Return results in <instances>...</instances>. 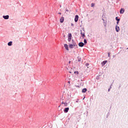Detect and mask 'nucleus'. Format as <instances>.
I'll return each instance as SVG.
<instances>
[{"label":"nucleus","mask_w":128,"mask_h":128,"mask_svg":"<svg viewBox=\"0 0 128 128\" xmlns=\"http://www.w3.org/2000/svg\"><path fill=\"white\" fill-rule=\"evenodd\" d=\"M74 46H78L76 45V42H74L73 44H69V48H74Z\"/></svg>","instance_id":"f257e3e1"},{"label":"nucleus","mask_w":128,"mask_h":128,"mask_svg":"<svg viewBox=\"0 0 128 128\" xmlns=\"http://www.w3.org/2000/svg\"><path fill=\"white\" fill-rule=\"evenodd\" d=\"M70 40H72V34H68V42H70Z\"/></svg>","instance_id":"f03ea898"},{"label":"nucleus","mask_w":128,"mask_h":128,"mask_svg":"<svg viewBox=\"0 0 128 128\" xmlns=\"http://www.w3.org/2000/svg\"><path fill=\"white\" fill-rule=\"evenodd\" d=\"M78 20V16L76 15L75 16V18H74V22H77Z\"/></svg>","instance_id":"7ed1b4c3"},{"label":"nucleus","mask_w":128,"mask_h":128,"mask_svg":"<svg viewBox=\"0 0 128 128\" xmlns=\"http://www.w3.org/2000/svg\"><path fill=\"white\" fill-rule=\"evenodd\" d=\"M78 46H80V48H82V46H84V42H80L78 44Z\"/></svg>","instance_id":"20e7f679"},{"label":"nucleus","mask_w":128,"mask_h":128,"mask_svg":"<svg viewBox=\"0 0 128 128\" xmlns=\"http://www.w3.org/2000/svg\"><path fill=\"white\" fill-rule=\"evenodd\" d=\"M64 16H62L60 18V22L62 23V22H64Z\"/></svg>","instance_id":"39448f33"},{"label":"nucleus","mask_w":128,"mask_h":128,"mask_svg":"<svg viewBox=\"0 0 128 128\" xmlns=\"http://www.w3.org/2000/svg\"><path fill=\"white\" fill-rule=\"evenodd\" d=\"M106 62H108V60L103 61V62L101 63V64H102V66H104V64H106Z\"/></svg>","instance_id":"423d86ee"},{"label":"nucleus","mask_w":128,"mask_h":128,"mask_svg":"<svg viewBox=\"0 0 128 128\" xmlns=\"http://www.w3.org/2000/svg\"><path fill=\"white\" fill-rule=\"evenodd\" d=\"M3 18H4V20H8L10 16L8 15L4 16Z\"/></svg>","instance_id":"0eeeda50"},{"label":"nucleus","mask_w":128,"mask_h":128,"mask_svg":"<svg viewBox=\"0 0 128 128\" xmlns=\"http://www.w3.org/2000/svg\"><path fill=\"white\" fill-rule=\"evenodd\" d=\"M64 46L66 50H68V46L67 45V44H64Z\"/></svg>","instance_id":"6e6552de"},{"label":"nucleus","mask_w":128,"mask_h":128,"mask_svg":"<svg viewBox=\"0 0 128 128\" xmlns=\"http://www.w3.org/2000/svg\"><path fill=\"white\" fill-rule=\"evenodd\" d=\"M116 32H120V27L116 26Z\"/></svg>","instance_id":"1a4fd4ad"},{"label":"nucleus","mask_w":128,"mask_h":128,"mask_svg":"<svg viewBox=\"0 0 128 128\" xmlns=\"http://www.w3.org/2000/svg\"><path fill=\"white\" fill-rule=\"evenodd\" d=\"M69 110H70V108H65V109L64 110V112H68Z\"/></svg>","instance_id":"9d476101"},{"label":"nucleus","mask_w":128,"mask_h":128,"mask_svg":"<svg viewBox=\"0 0 128 128\" xmlns=\"http://www.w3.org/2000/svg\"><path fill=\"white\" fill-rule=\"evenodd\" d=\"M124 8H121L120 10V14H124Z\"/></svg>","instance_id":"9b49d317"},{"label":"nucleus","mask_w":128,"mask_h":128,"mask_svg":"<svg viewBox=\"0 0 128 128\" xmlns=\"http://www.w3.org/2000/svg\"><path fill=\"white\" fill-rule=\"evenodd\" d=\"M80 34H82V38H84V32H82V30H80Z\"/></svg>","instance_id":"f8f14e48"},{"label":"nucleus","mask_w":128,"mask_h":128,"mask_svg":"<svg viewBox=\"0 0 128 128\" xmlns=\"http://www.w3.org/2000/svg\"><path fill=\"white\" fill-rule=\"evenodd\" d=\"M8 46H10L12 45V42L10 41V42L8 44Z\"/></svg>","instance_id":"ddd939ff"},{"label":"nucleus","mask_w":128,"mask_h":128,"mask_svg":"<svg viewBox=\"0 0 128 128\" xmlns=\"http://www.w3.org/2000/svg\"><path fill=\"white\" fill-rule=\"evenodd\" d=\"M86 90H88L86 88H84L82 90V92H86Z\"/></svg>","instance_id":"4468645a"},{"label":"nucleus","mask_w":128,"mask_h":128,"mask_svg":"<svg viewBox=\"0 0 128 128\" xmlns=\"http://www.w3.org/2000/svg\"><path fill=\"white\" fill-rule=\"evenodd\" d=\"M74 74H76V76H78V71H75L74 72Z\"/></svg>","instance_id":"2eb2a0df"},{"label":"nucleus","mask_w":128,"mask_h":128,"mask_svg":"<svg viewBox=\"0 0 128 128\" xmlns=\"http://www.w3.org/2000/svg\"><path fill=\"white\" fill-rule=\"evenodd\" d=\"M78 62H80V60H82V58L78 57Z\"/></svg>","instance_id":"dca6fc26"},{"label":"nucleus","mask_w":128,"mask_h":128,"mask_svg":"<svg viewBox=\"0 0 128 128\" xmlns=\"http://www.w3.org/2000/svg\"><path fill=\"white\" fill-rule=\"evenodd\" d=\"M91 6L92 8H94V3H92Z\"/></svg>","instance_id":"f3484780"},{"label":"nucleus","mask_w":128,"mask_h":128,"mask_svg":"<svg viewBox=\"0 0 128 128\" xmlns=\"http://www.w3.org/2000/svg\"><path fill=\"white\" fill-rule=\"evenodd\" d=\"M116 20H117V22H120V19L118 18V17L116 18Z\"/></svg>","instance_id":"a211bd4d"},{"label":"nucleus","mask_w":128,"mask_h":128,"mask_svg":"<svg viewBox=\"0 0 128 128\" xmlns=\"http://www.w3.org/2000/svg\"><path fill=\"white\" fill-rule=\"evenodd\" d=\"M64 106H68V103H64Z\"/></svg>","instance_id":"6ab92c4d"},{"label":"nucleus","mask_w":128,"mask_h":128,"mask_svg":"<svg viewBox=\"0 0 128 128\" xmlns=\"http://www.w3.org/2000/svg\"><path fill=\"white\" fill-rule=\"evenodd\" d=\"M84 44H86V42H87L86 40V39L84 40Z\"/></svg>","instance_id":"aec40b11"},{"label":"nucleus","mask_w":128,"mask_h":128,"mask_svg":"<svg viewBox=\"0 0 128 128\" xmlns=\"http://www.w3.org/2000/svg\"><path fill=\"white\" fill-rule=\"evenodd\" d=\"M110 52H108V57L110 56Z\"/></svg>","instance_id":"412c9836"},{"label":"nucleus","mask_w":128,"mask_h":128,"mask_svg":"<svg viewBox=\"0 0 128 128\" xmlns=\"http://www.w3.org/2000/svg\"><path fill=\"white\" fill-rule=\"evenodd\" d=\"M66 12H70V10H68L67 8H66Z\"/></svg>","instance_id":"4be33fe9"},{"label":"nucleus","mask_w":128,"mask_h":128,"mask_svg":"<svg viewBox=\"0 0 128 128\" xmlns=\"http://www.w3.org/2000/svg\"><path fill=\"white\" fill-rule=\"evenodd\" d=\"M58 14H62V13H60V12L58 13Z\"/></svg>","instance_id":"5701e85b"},{"label":"nucleus","mask_w":128,"mask_h":128,"mask_svg":"<svg viewBox=\"0 0 128 128\" xmlns=\"http://www.w3.org/2000/svg\"><path fill=\"white\" fill-rule=\"evenodd\" d=\"M71 26H73L74 24H71Z\"/></svg>","instance_id":"b1692460"},{"label":"nucleus","mask_w":128,"mask_h":128,"mask_svg":"<svg viewBox=\"0 0 128 128\" xmlns=\"http://www.w3.org/2000/svg\"><path fill=\"white\" fill-rule=\"evenodd\" d=\"M119 22H120L117 21V24H118Z\"/></svg>","instance_id":"393cba45"},{"label":"nucleus","mask_w":128,"mask_h":128,"mask_svg":"<svg viewBox=\"0 0 128 128\" xmlns=\"http://www.w3.org/2000/svg\"><path fill=\"white\" fill-rule=\"evenodd\" d=\"M64 103L63 102L62 103V104H64Z\"/></svg>","instance_id":"a878e982"},{"label":"nucleus","mask_w":128,"mask_h":128,"mask_svg":"<svg viewBox=\"0 0 128 128\" xmlns=\"http://www.w3.org/2000/svg\"><path fill=\"white\" fill-rule=\"evenodd\" d=\"M110 89H108V92H110Z\"/></svg>","instance_id":"bb28decb"},{"label":"nucleus","mask_w":128,"mask_h":128,"mask_svg":"<svg viewBox=\"0 0 128 128\" xmlns=\"http://www.w3.org/2000/svg\"><path fill=\"white\" fill-rule=\"evenodd\" d=\"M60 8H62V6H60Z\"/></svg>","instance_id":"cd10ccee"},{"label":"nucleus","mask_w":128,"mask_h":128,"mask_svg":"<svg viewBox=\"0 0 128 128\" xmlns=\"http://www.w3.org/2000/svg\"><path fill=\"white\" fill-rule=\"evenodd\" d=\"M68 82V84H70V82Z\"/></svg>","instance_id":"c85d7f7f"},{"label":"nucleus","mask_w":128,"mask_h":128,"mask_svg":"<svg viewBox=\"0 0 128 128\" xmlns=\"http://www.w3.org/2000/svg\"><path fill=\"white\" fill-rule=\"evenodd\" d=\"M70 72V74H72V72Z\"/></svg>","instance_id":"c756f323"}]
</instances>
